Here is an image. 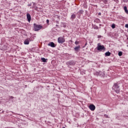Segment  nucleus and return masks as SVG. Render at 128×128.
<instances>
[{
  "label": "nucleus",
  "mask_w": 128,
  "mask_h": 128,
  "mask_svg": "<svg viewBox=\"0 0 128 128\" xmlns=\"http://www.w3.org/2000/svg\"><path fill=\"white\" fill-rule=\"evenodd\" d=\"M34 30L35 32H38V30H40L42 28V26L41 25H38L36 24H34Z\"/></svg>",
  "instance_id": "obj_1"
},
{
  "label": "nucleus",
  "mask_w": 128,
  "mask_h": 128,
  "mask_svg": "<svg viewBox=\"0 0 128 128\" xmlns=\"http://www.w3.org/2000/svg\"><path fill=\"white\" fill-rule=\"evenodd\" d=\"M112 89L114 90L117 94L120 92V86H118V84H114L113 86Z\"/></svg>",
  "instance_id": "obj_2"
},
{
  "label": "nucleus",
  "mask_w": 128,
  "mask_h": 128,
  "mask_svg": "<svg viewBox=\"0 0 128 128\" xmlns=\"http://www.w3.org/2000/svg\"><path fill=\"white\" fill-rule=\"evenodd\" d=\"M96 48L100 52H102V50H106V48L104 45H100V44L98 43V46L96 47Z\"/></svg>",
  "instance_id": "obj_3"
},
{
  "label": "nucleus",
  "mask_w": 128,
  "mask_h": 128,
  "mask_svg": "<svg viewBox=\"0 0 128 128\" xmlns=\"http://www.w3.org/2000/svg\"><path fill=\"white\" fill-rule=\"evenodd\" d=\"M58 41V44H64L66 42V39H64V37H59Z\"/></svg>",
  "instance_id": "obj_4"
},
{
  "label": "nucleus",
  "mask_w": 128,
  "mask_h": 128,
  "mask_svg": "<svg viewBox=\"0 0 128 128\" xmlns=\"http://www.w3.org/2000/svg\"><path fill=\"white\" fill-rule=\"evenodd\" d=\"M66 64L67 66H74L76 64V62L74 61H70L67 62Z\"/></svg>",
  "instance_id": "obj_5"
},
{
  "label": "nucleus",
  "mask_w": 128,
  "mask_h": 128,
  "mask_svg": "<svg viewBox=\"0 0 128 128\" xmlns=\"http://www.w3.org/2000/svg\"><path fill=\"white\" fill-rule=\"evenodd\" d=\"M89 108L90 110H92V112H94V110H96V106H94V105L92 104H91L89 106Z\"/></svg>",
  "instance_id": "obj_6"
},
{
  "label": "nucleus",
  "mask_w": 128,
  "mask_h": 128,
  "mask_svg": "<svg viewBox=\"0 0 128 128\" xmlns=\"http://www.w3.org/2000/svg\"><path fill=\"white\" fill-rule=\"evenodd\" d=\"M30 42V38H28L24 40V44H29Z\"/></svg>",
  "instance_id": "obj_7"
},
{
  "label": "nucleus",
  "mask_w": 128,
  "mask_h": 128,
  "mask_svg": "<svg viewBox=\"0 0 128 128\" xmlns=\"http://www.w3.org/2000/svg\"><path fill=\"white\" fill-rule=\"evenodd\" d=\"M26 16H27V20L28 22H30L32 20V17L30 16V14H26Z\"/></svg>",
  "instance_id": "obj_8"
},
{
  "label": "nucleus",
  "mask_w": 128,
  "mask_h": 128,
  "mask_svg": "<svg viewBox=\"0 0 128 128\" xmlns=\"http://www.w3.org/2000/svg\"><path fill=\"white\" fill-rule=\"evenodd\" d=\"M49 46H51L52 48H56V45L54 42H50L48 44Z\"/></svg>",
  "instance_id": "obj_9"
},
{
  "label": "nucleus",
  "mask_w": 128,
  "mask_h": 128,
  "mask_svg": "<svg viewBox=\"0 0 128 128\" xmlns=\"http://www.w3.org/2000/svg\"><path fill=\"white\" fill-rule=\"evenodd\" d=\"M80 46H78L76 47H75L74 48V50H76V52H78V50H80Z\"/></svg>",
  "instance_id": "obj_10"
},
{
  "label": "nucleus",
  "mask_w": 128,
  "mask_h": 128,
  "mask_svg": "<svg viewBox=\"0 0 128 128\" xmlns=\"http://www.w3.org/2000/svg\"><path fill=\"white\" fill-rule=\"evenodd\" d=\"M124 10L126 14H128V8L126 6H125L124 8Z\"/></svg>",
  "instance_id": "obj_11"
},
{
  "label": "nucleus",
  "mask_w": 128,
  "mask_h": 128,
  "mask_svg": "<svg viewBox=\"0 0 128 128\" xmlns=\"http://www.w3.org/2000/svg\"><path fill=\"white\" fill-rule=\"evenodd\" d=\"M110 54H111L110 52H108L105 53V56H110Z\"/></svg>",
  "instance_id": "obj_12"
},
{
  "label": "nucleus",
  "mask_w": 128,
  "mask_h": 128,
  "mask_svg": "<svg viewBox=\"0 0 128 128\" xmlns=\"http://www.w3.org/2000/svg\"><path fill=\"white\" fill-rule=\"evenodd\" d=\"M76 14H72V16H71V18L72 20H74V18H76Z\"/></svg>",
  "instance_id": "obj_13"
},
{
  "label": "nucleus",
  "mask_w": 128,
  "mask_h": 128,
  "mask_svg": "<svg viewBox=\"0 0 128 128\" xmlns=\"http://www.w3.org/2000/svg\"><path fill=\"white\" fill-rule=\"evenodd\" d=\"M41 60L43 62H46V59H45L44 58H42Z\"/></svg>",
  "instance_id": "obj_14"
},
{
  "label": "nucleus",
  "mask_w": 128,
  "mask_h": 128,
  "mask_svg": "<svg viewBox=\"0 0 128 128\" xmlns=\"http://www.w3.org/2000/svg\"><path fill=\"white\" fill-rule=\"evenodd\" d=\"M118 54L119 56H122V52H120L118 53Z\"/></svg>",
  "instance_id": "obj_15"
},
{
  "label": "nucleus",
  "mask_w": 128,
  "mask_h": 128,
  "mask_svg": "<svg viewBox=\"0 0 128 128\" xmlns=\"http://www.w3.org/2000/svg\"><path fill=\"white\" fill-rule=\"evenodd\" d=\"M111 26L112 28H116V24H112Z\"/></svg>",
  "instance_id": "obj_16"
},
{
  "label": "nucleus",
  "mask_w": 128,
  "mask_h": 128,
  "mask_svg": "<svg viewBox=\"0 0 128 128\" xmlns=\"http://www.w3.org/2000/svg\"><path fill=\"white\" fill-rule=\"evenodd\" d=\"M102 2H103L105 4H108V0H102Z\"/></svg>",
  "instance_id": "obj_17"
},
{
  "label": "nucleus",
  "mask_w": 128,
  "mask_h": 128,
  "mask_svg": "<svg viewBox=\"0 0 128 128\" xmlns=\"http://www.w3.org/2000/svg\"><path fill=\"white\" fill-rule=\"evenodd\" d=\"M75 44H76V45L80 44V42L76 41Z\"/></svg>",
  "instance_id": "obj_18"
},
{
  "label": "nucleus",
  "mask_w": 128,
  "mask_h": 128,
  "mask_svg": "<svg viewBox=\"0 0 128 128\" xmlns=\"http://www.w3.org/2000/svg\"><path fill=\"white\" fill-rule=\"evenodd\" d=\"M79 12H80V14H83V13H84V10H80L79 11Z\"/></svg>",
  "instance_id": "obj_19"
},
{
  "label": "nucleus",
  "mask_w": 128,
  "mask_h": 128,
  "mask_svg": "<svg viewBox=\"0 0 128 128\" xmlns=\"http://www.w3.org/2000/svg\"><path fill=\"white\" fill-rule=\"evenodd\" d=\"M104 116L105 118H108V114H105L104 115Z\"/></svg>",
  "instance_id": "obj_20"
},
{
  "label": "nucleus",
  "mask_w": 128,
  "mask_h": 128,
  "mask_svg": "<svg viewBox=\"0 0 128 128\" xmlns=\"http://www.w3.org/2000/svg\"><path fill=\"white\" fill-rule=\"evenodd\" d=\"M123 2H128V0H122Z\"/></svg>",
  "instance_id": "obj_21"
},
{
  "label": "nucleus",
  "mask_w": 128,
  "mask_h": 128,
  "mask_svg": "<svg viewBox=\"0 0 128 128\" xmlns=\"http://www.w3.org/2000/svg\"><path fill=\"white\" fill-rule=\"evenodd\" d=\"M49 22H50V20H46V23H47V24H48Z\"/></svg>",
  "instance_id": "obj_22"
},
{
  "label": "nucleus",
  "mask_w": 128,
  "mask_h": 128,
  "mask_svg": "<svg viewBox=\"0 0 128 128\" xmlns=\"http://www.w3.org/2000/svg\"><path fill=\"white\" fill-rule=\"evenodd\" d=\"M98 38H102V36H98Z\"/></svg>",
  "instance_id": "obj_23"
},
{
  "label": "nucleus",
  "mask_w": 128,
  "mask_h": 128,
  "mask_svg": "<svg viewBox=\"0 0 128 128\" xmlns=\"http://www.w3.org/2000/svg\"><path fill=\"white\" fill-rule=\"evenodd\" d=\"M102 14V13L100 12L98 13V16H100Z\"/></svg>",
  "instance_id": "obj_24"
},
{
  "label": "nucleus",
  "mask_w": 128,
  "mask_h": 128,
  "mask_svg": "<svg viewBox=\"0 0 128 128\" xmlns=\"http://www.w3.org/2000/svg\"><path fill=\"white\" fill-rule=\"evenodd\" d=\"M28 6H30L31 5L30 4H28Z\"/></svg>",
  "instance_id": "obj_25"
},
{
  "label": "nucleus",
  "mask_w": 128,
  "mask_h": 128,
  "mask_svg": "<svg viewBox=\"0 0 128 128\" xmlns=\"http://www.w3.org/2000/svg\"><path fill=\"white\" fill-rule=\"evenodd\" d=\"M11 98H14V97H12V96Z\"/></svg>",
  "instance_id": "obj_26"
},
{
  "label": "nucleus",
  "mask_w": 128,
  "mask_h": 128,
  "mask_svg": "<svg viewBox=\"0 0 128 128\" xmlns=\"http://www.w3.org/2000/svg\"><path fill=\"white\" fill-rule=\"evenodd\" d=\"M86 44H87L86 43V44H85V46H86Z\"/></svg>",
  "instance_id": "obj_27"
},
{
  "label": "nucleus",
  "mask_w": 128,
  "mask_h": 128,
  "mask_svg": "<svg viewBox=\"0 0 128 128\" xmlns=\"http://www.w3.org/2000/svg\"><path fill=\"white\" fill-rule=\"evenodd\" d=\"M62 128H66L65 127H63Z\"/></svg>",
  "instance_id": "obj_28"
}]
</instances>
